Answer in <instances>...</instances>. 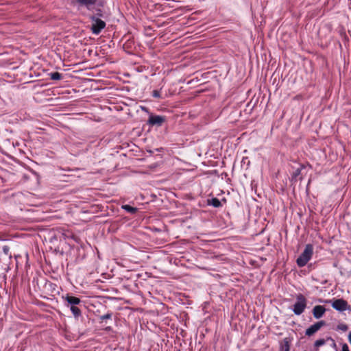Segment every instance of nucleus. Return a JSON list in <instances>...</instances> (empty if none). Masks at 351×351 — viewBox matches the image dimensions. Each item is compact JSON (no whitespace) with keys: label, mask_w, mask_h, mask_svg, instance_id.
<instances>
[{"label":"nucleus","mask_w":351,"mask_h":351,"mask_svg":"<svg viewBox=\"0 0 351 351\" xmlns=\"http://www.w3.org/2000/svg\"><path fill=\"white\" fill-rule=\"evenodd\" d=\"M313 254V246L311 244H307L303 252L296 260V263L299 267H304L311 259Z\"/></svg>","instance_id":"1"},{"label":"nucleus","mask_w":351,"mask_h":351,"mask_svg":"<svg viewBox=\"0 0 351 351\" xmlns=\"http://www.w3.org/2000/svg\"><path fill=\"white\" fill-rule=\"evenodd\" d=\"M307 300L304 295L299 293L296 295V302L293 304V311L297 315H301L306 309Z\"/></svg>","instance_id":"2"},{"label":"nucleus","mask_w":351,"mask_h":351,"mask_svg":"<svg viewBox=\"0 0 351 351\" xmlns=\"http://www.w3.org/2000/svg\"><path fill=\"white\" fill-rule=\"evenodd\" d=\"M332 307L339 311H344L350 309L348 302L343 299H336L332 302Z\"/></svg>","instance_id":"3"},{"label":"nucleus","mask_w":351,"mask_h":351,"mask_svg":"<svg viewBox=\"0 0 351 351\" xmlns=\"http://www.w3.org/2000/svg\"><path fill=\"white\" fill-rule=\"evenodd\" d=\"M94 23L92 25L91 30L92 32L95 34L98 35L103 29L106 27V23L100 19H95L93 18Z\"/></svg>","instance_id":"4"},{"label":"nucleus","mask_w":351,"mask_h":351,"mask_svg":"<svg viewBox=\"0 0 351 351\" xmlns=\"http://www.w3.org/2000/svg\"><path fill=\"white\" fill-rule=\"evenodd\" d=\"M326 325L325 321H319L314 324L311 325L309 328H308L305 331V335L308 337H311L313 335L315 332H317L322 327Z\"/></svg>","instance_id":"5"},{"label":"nucleus","mask_w":351,"mask_h":351,"mask_svg":"<svg viewBox=\"0 0 351 351\" xmlns=\"http://www.w3.org/2000/svg\"><path fill=\"white\" fill-rule=\"evenodd\" d=\"M165 121V117L160 115H151L149 117L147 123L152 125L161 126Z\"/></svg>","instance_id":"6"},{"label":"nucleus","mask_w":351,"mask_h":351,"mask_svg":"<svg viewBox=\"0 0 351 351\" xmlns=\"http://www.w3.org/2000/svg\"><path fill=\"white\" fill-rule=\"evenodd\" d=\"M326 312V308L324 306L317 305L315 306L312 310L313 317L315 319H320L323 317Z\"/></svg>","instance_id":"7"},{"label":"nucleus","mask_w":351,"mask_h":351,"mask_svg":"<svg viewBox=\"0 0 351 351\" xmlns=\"http://www.w3.org/2000/svg\"><path fill=\"white\" fill-rule=\"evenodd\" d=\"M291 341L289 337L284 338L280 343L279 351H290Z\"/></svg>","instance_id":"8"},{"label":"nucleus","mask_w":351,"mask_h":351,"mask_svg":"<svg viewBox=\"0 0 351 351\" xmlns=\"http://www.w3.org/2000/svg\"><path fill=\"white\" fill-rule=\"evenodd\" d=\"M124 50L128 53H131L134 49V41L132 39H128L123 45Z\"/></svg>","instance_id":"9"},{"label":"nucleus","mask_w":351,"mask_h":351,"mask_svg":"<svg viewBox=\"0 0 351 351\" xmlns=\"http://www.w3.org/2000/svg\"><path fill=\"white\" fill-rule=\"evenodd\" d=\"M65 300L71 306H75L81 302V300L79 298L67 295L65 297Z\"/></svg>","instance_id":"10"},{"label":"nucleus","mask_w":351,"mask_h":351,"mask_svg":"<svg viewBox=\"0 0 351 351\" xmlns=\"http://www.w3.org/2000/svg\"><path fill=\"white\" fill-rule=\"evenodd\" d=\"M207 204L211 205L215 208H219L222 206L220 200L217 197H213L210 199H208Z\"/></svg>","instance_id":"11"},{"label":"nucleus","mask_w":351,"mask_h":351,"mask_svg":"<svg viewBox=\"0 0 351 351\" xmlns=\"http://www.w3.org/2000/svg\"><path fill=\"white\" fill-rule=\"evenodd\" d=\"M77 3L81 5H84L87 8L94 5L96 3L97 0H77Z\"/></svg>","instance_id":"12"},{"label":"nucleus","mask_w":351,"mask_h":351,"mask_svg":"<svg viewBox=\"0 0 351 351\" xmlns=\"http://www.w3.org/2000/svg\"><path fill=\"white\" fill-rule=\"evenodd\" d=\"M121 208L129 213L134 214L137 212L138 209L135 207H132L128 204H125Z\"/></svg>","instance_id":"13"},{"label":"nucleus","mask_w":351,"mask_h":351,"mask_svg":"<svg viewBox=\"0 0 351 351\" xmlns=\"http://www.w3.org/2000/svg\"><path fill=\"white\" fill-rule=\"evenodd\" d=\"M305 168L304 165H301L300 168H298L295 169V171L292 174V179L293 180H297L298 178L300 176L302 173V170Z\"/></svg>","instance_id":"14"},{"label":"nucleus","mask_w":351,"mask_h":351,"mask_svg":"<svg viewBox=\"0 0 351 351\" xmlns=\"http://www.w3.org/2000/svg\"><path fill=\"white\" fill-rule=\"evenodd\" d=\"M70 310L75 318H78L81 315V310L76 306H71Z\"/></svg>","instance_id":"15"},{"label":"nucleus","mask_w":351,"mask_h":351,"mask_svg":"<svg viewBox=\"0 0 351 351\" xmlns=\"http://www.w3.org/2000/svg\"><path fill=\"white\" fill-rule=\"evenodd\" d=\"M49 75L52 80H60L62 78V75L58 72L51 73Z\"/></svg>","instance_id":"16"},{"label":"nucleus","mask_w":351,"mask_h":351,"mask_svg":"<svg viewBox=\"0 0 351 351\" xmlns=\"http://www.w3.org/2000/svg\"><path fill=\"white\" fill-rule=\"evenodd\" d=\"M337 329L343 332H346L348 330V326L346 324H339L337 325Z\"/></svg>","instance_id":"17"},{"label":"nucleus","mask_w":351,"mask_h":351,"mask_svg":"<svg viewBox=\"0 0 351 351\" xmlns=\"http://www.w3.org/2000/svg\"><path fill=\"white\" fill-rule=\"evenodd\" d=\"M2 250H3V252L6 255V256H9L10 257L12 256L11 255V253H10V248L9 246L8 245H4L2 248Z\"/></svg>","instance_id":"18"},{"label":"nucleus","mask_w":351,"mask_h":351,"mask_svg":"<svg viewBox=\"0 0 351 351\" xmlns=\"http://www.w3.org/2000/svg\"><path fill=\"white\" fill-rule=\"evenodd\" d=\"M326 343V341L324 339H319L315 341V347L319 348L323 345H324Z\"/></svg>","instance_id":"19"},{"label":"nucleus","mask_w":351,"mask_h":351,"mask_svg":"<svg viewBox=\"0 0 351 351\" xmlns=\"http://www.w3.org/2000/svg\"><path fill=\"white\" fill-rule=\"evenodd\" d=\"M111 317H112V313H108L104 315L100 316L99 319H101V321H103L104 319H111Z\"/></svg>","instance_id":"20"},{"label":"nucleus","mask_w":351,"mask_h":351,"mask_svg":"<svg viewBox=\"0 0 351 351\" xmlns=\"http://www.w3.org/2000/svg\"><path fill=\"white\" fill-rule=\"evenodd\" d=\"M152 96L155 98H160V93L158 90H154L152 92Z\"/></svg>","instance_id":"21"},{"label":"nucleus","mask_w":351,"mask_h":351,"mask_svg":"<svg viewBox=\"0 0 351 351\" xmlns=\"http://www.w3.org/2000/svg\"><path fill=\"white\" fill-rule=\"evenodd\" d=\"M341 351H350L349 347L346 343H343L342 345V350Z\"/></svg>","instance_id":"22"}]
</instances>
